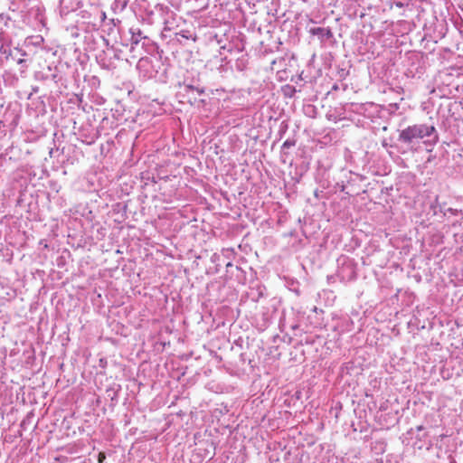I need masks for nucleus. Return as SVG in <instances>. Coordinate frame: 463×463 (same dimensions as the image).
<instances>
[{
  "label": "nucleus",
  "instance_id": "2",
  "mask_svg": "<svg viewBox=\"0 0 463 463\" xmlns=\"http://www.w3.org/2000/svg\"><path fill=\"white\" fill-rule=\"evenodd\" d=\"M106 459V454L104 452H99V455H98V462L99 463H103Z\"/></svg>",
  "mask_w": 463,
  "mask_h": 463
},
{
  "label": "nucleus",
  "instance_id": "3",
  "mask_svg": "<svg viewBox=\"0 0 463 463\" xmlns=\"http://www.w3.org/2000/svg\"><path fill=\"white\" fill-rule=\"evenodd\" d=\"M422 429H423V428H422V426H419V427L417 428V430H421Z\"/></svg>",
  "mask_w": 463,
  "mask_h": 463
},
{
  "label": "nucleus",
  "instance_id": "1",
  "mask_svg": "<svg viewBox=\"0 0 463 463\" xmlns=\"http://www.w3.org/2000/svg\"><path fill=\"white\" fill-rule=\"evenodd\" d=\"M435 131L433 126L415 124L402 129L399 134V139L403 143H412L415 140L430 137Z\"/></svg>",
  "mask_w": 463,
  "mask_h": 463
}]
</instances>
